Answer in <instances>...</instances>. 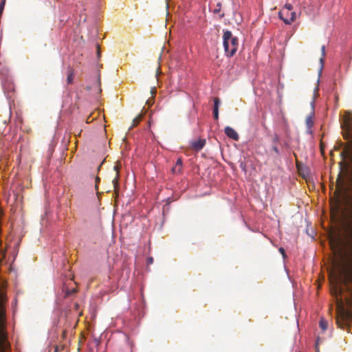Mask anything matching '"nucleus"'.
Instances as JSON below:
<instances>
[{"label":"nucleus","mask_w":352,"mask_h":352,"mask_svg":"<svg viewBox=\"0 0 352 352\" xmlns=\"http://www.w3.org/2000/svg\"><path fill=\"white\" fill-rule=\"evenodd\" d=\"M339 197L331 207L334 218L340 221L338 230L329 235L335 258L329 273L330 292L334 298L336 322L342 329L351 331L352 324V171L339 184Z\"/></svg>","instance_id":"1"},{"label":"nucleus","mask_w":352,"mask_h":352,"mask_svg":"<svg viewBox=\"0 0 352 352\" xmlns=\"http://www.w3.org/2000/svg\"><path fill=\"white\" fill-rule=\"evenodd\" d=\"M223 45L226 55L228 57L233 56L238 49V38L236 36H233L232 33L230 31L226 30L223 32Z\"/></svg>","instance_id":"2"},{"label":"nucleus","mask_w":352,"mask_h":352,"mask_svg":"<svg viewBox=\"0 0 352 352\" xmlns=\"http://www.w3.org/2000/svg\"><path fill=\"white\" fill-rule=\"evenodd\" d=\"M278 16L285 24L289 25L295 21L296 15L295 12L287 13L285 10H281L278 12Z\"/></svg>","instance_id":"3"},{"label":"nucleus","mask_w":352,"mask_h":352,"mask_svg":"<svg viewBox=\"0 0 352 352\" xmlns=\"http://www.w3.org/2000/svg\"><path fill=\"white\" fill-rule=\"evenodd\" d=\"M206 141L205 139L199 138L197 140L190 142V148L195 151H201L206 145Z\"/></svg>","instance_id":"4"},{"label":"nucleus","mask_w":352,"mask_h":352,"mask_svg":"<svg viewBox=\"0 0 352 352\" xmlns=\"http://www.w3.org/2000/svg\"><path fill=\"white\" fill-rule=\"evenodd\" d=\"M224 132L226 135L229 138L235 141H238L239 139V135L237 132L230 126H226L224 129Z\"/></svg>","instance_id":"5"},{"label":"nucleus","mask_w":352,"mask_h":352,"mask_svg":"<svg viewBox=\"0 0 352 352\" xmlns=\"http://www.w3.org/2000/svg\"><path fill=\"white\" fill-rule=\"evenodd\" d=\"M113 169L116 170V177L112 180L113 188L115 191H117L119 186V167L114 166Z\"/></svg>","instance_id":"6"},{"label":"nucleus","mask_w":352,"mask_h":352,"mask_svg":"<svg viewBox=\"0 0 352 352\" xmlns=\"http://www.w3.org/2000/svg\"><path fill=\"white\" fill-rule=\"evenodd\" d=\"M182 162L180 158L177 159L175 166L172 168V171L174 173H179L182 171Z\"/></svg>","instance_id":"7"},{"label":"nucleus","mask_w":352,"mask_h":352,"mask_svg":"<svg viewBox=\"0 0 352 352\" xmlns=\"http://www.w3.org/2000/svg\"><path fill=\"white\" fill-rule=\"evenodd\" d=\"M143 116H144V114L140 113L137 117H135L132 121V125L130 127V129L136 126L140 123V122L142 120Z\"/></svg>","instance_id":"8"},{"label":"nucleus","mask_w":352,"mask_h":352,"mask_svg":"<svg viewBox=\"0 0 352 352\" xmlns=\"http://www.w3.org/2000/svg\"><path fill=\"white\" fill-rule=\"evenodd\" d=\"M74 76V71L72 68H69V71H68V75L67 77V84H72L73 82Z\"/></svg>","instance_id":"9"},{"label":"nucleus","mask_w":352,"mask_h":352,"mask_svg":"<svg viewBox=\"0 0 352 352\" xmlns=\"http://www.w3.org/2000/svg\"><path fill=\"white\" fill-rule=\"evenodd\" d=\"M319 326L322 331H325L328 327V322L324 318H321L319 322Z\"/></svg>","instance_id":"10"},{"label":"nucleus","mask_w":352,"mask_h":352,"mask_svg":"<svg viewBox=\"0 0 352 352\" xmlns=\"http://www.w3.org/2000/svg\"><path fill=\"white\" fill-rule=\"evenodd\" d=\"M321 54H322V57L320 58V63L321 65V69H322L323 67L324 56H325V46L324 45H322L321 47Z\"/></svg>","instance_id":"11"},{"label":"nucleus","mask_w":352,"mask_h":352,"mask_svg":"<svg viewBox=\"0 0 352 352\" xmlns=\"http://www.w3.org/2000/svg\"><path fill=\"white\" fill-rule=\"evenodd\" d=\"M293 9V6L291 3H286L284 6V8L283 10H285V11L287 13L292 11Z\"/></svg>","instance_id":"12"},{"label":"nucleus","mask_w":352,"mask_h":352,"mask_svg":"<svg viewBox=\"0 0 352 352\" xmlns=\"http://www.w3.org/2000/svg\"><path fill=\"white\" fill-rule=\"evenodd\" d=\"M220 100L218 98H214V109H219Z\"/></svg>","instance_id":"13"},{"label":"nucleus","mask_w":352,"mask_h":352,"mask_svg":"<svg viewBox=\"0 0 352 352\" xmlns=\"http://www.w3.org/2000/svg\"><path fill=\"white\" fill-rule=\"evenodd\" d=\"M272 142L276 145L279 142V136L277 134H274L272 138Z\"/></svg>","instance_id":"14"},{"label":"nucleus","mask_w":352,"mask_h":352,"mask_svg":"<svg viewBox=\"0 0 352 352\" xmlns=\"http://www.w3.org/2000/svg\"><path fill=\"white\" fill-rule=\"evenodd\" d=\"M6 0H3L2 2L0 3V14H2L4 6H5Z\"/></svg>","instance_id":"15"},{"label":"nucleus","mask_w":352,"mask_h":352,"mask_svg":"<svg viewBox=\"0 0 352 352\" xmlns=\"http://www.w3.org/2000/svg\"><path fill=\"white\" fill-rule=\"evenodd\" d=\"M272 149L276 153V155H280L279 150H278V148L276 145H274L272 146Z\"/></svg>","instance_id":"16"},{"label":"nucleus","mask_w":352,"mask_h":352,"mask_svg":"<svg viewBox=\"0 0 352 352\" xmlns=\"http://www.w3.org/2000/svg\"><path fill=\"white\" fill-rule=\"evenodd\" d=\"M214 118L215 120L219 119V109H213Z\"/></svg>","instance_id":"17"},{"label":"nucleus","mask_w":352,"mask_h":352,"mask_svg":"<svg viewBox=\"0 0 352 352\" xmlns=\"http://www.w3.org/2000/svg\"><path fill=\"white\" fill-rule=\"evenodd\" d=\"M76 293V289H73L72 290H67L66 292V296H68L69 295L74 294Z\"/></svg>","instance_id":"18"},{"label":"nucleus","mask_w":352,"mask_h":352,"mask_svg":"<svg viewBox=\"0 0 352 352\" xmlns=\"http://www.w3.org/2000/svg\"><path fill=\"white\" fill-rule=\"evenodd\" d=\"M278 250L282 254L283 257L286 256L285 252L283 248H280Z\"/></svg>","instance_id":"19"},{"label":"nucleus","mask_w":352,"mask_h":352,"mask_svg":"<svg viewBox=\"0 0 352 352\" xmlns=\"http://www.w3.org/2000/svg\"><path fill=\"white\" fill-rule=\"evenodd\" d=\"M99 182H100V177H96V185H95L96 190H98V184Z\"/></svg>","instance_id":"20"},{"label":"nucleus","mask_w":352,"mask_h":352,"mask_svg":"<svg viewBox=\"0 0 352 352\" xmlns=\"http://www.w3.org/2000/svg\"><path fill=\"white\" fill-rule=\"evenodd\" d=\"M307 121V124H308V125H312L313 122H312V121L310 120V118H308Z\"/></svg>","instance_id":"21"},{"label":"nucleus","mask_w":352,"mask_h":352,"mask_svg":"<svg viewBox=\"0 0 352 352\" xmlns=\"http://www.w3.org/2000/svg\"><path fill=\"white\" fill-rule=\"evenodd\" d=\"M155 92H156V89H155V88L154 87V88H153V89H152V90H151V94H155Z\"/></svg>","instance_id":"22"},{"label":"nucleus","mask_w":352,"mask_h":352,"mask_svg":"<svg viewBox=\"0 0 352 352\" xmlns=\"http://www.w3.org/2000/svg\"><path fill=\"white\" fill-rule=\"evenodd\" d=\"M219 12V9H218V8H216V9L214 10V13H217V12Z\"/></svg>","instance_id":"23"},{"label":"nucleus","mask_w":352,"mask_h":352,"mask_svg":"<svg viewBox=\"0 0 352 352\" xmlns=\"http://www.w3.org/2000/svg\"><path fill=\"white\" fill-rule=\"evenodd\" d=\"M148 262H149V263H152V262H153V258H149V259H148Z\"/></svg>","instance_id":"24"},{"label":"nucleus","mask_w":352,"mask_h":352,"mask_svg":"<svg viewBox=\"0 0 352 352\" xmlns=\"http://www.w3.org/2000/svg\"><path fill=\"white\" fill-rule=\"evenodd\" d=\"M97 47H98V56H99V55H100V51H99V47H98V45H97Z\"/></svg>","instance_id":"25"},{"label":"nucleus","mask_w":352,"mask_h":352,"mask_svg":"<svg viewBox=\"0 0 352 352\" xmlns=\"http://www.w3.org/2000/svg\"><path fill=\"white\" fill-rule=\"evenodd\" d=\"M298 164H299V162L298 160H296V166H297V168H298Z\"/></svg>","instance_id":"26"},{"label":"nucleus","mask_w":352,"mask_h":352,"mask_svg":"<svg viewBox=\"0 0 352 352\" xmlns=\"http://www.w3.org/2000/svg\"><path fill=\"white\" fill-rule=\"evenodd\" d=\"M98 83L99 85L100 84V78H98Z\"/></svg>","instance_id":"27"},{"label":"nucleus","mask_w":352,"mask_h":352,"mask_svg":"<svg viewBox=\"0 0 352 352\" xmlns=\"http://www.w3.org/2000/svg\"><path fill=\"white\" fill-rule=\"evenodd\" d=\"M1 16V14H0V17Z\"/></svg>","instance_id":"28"}]
</instances>
